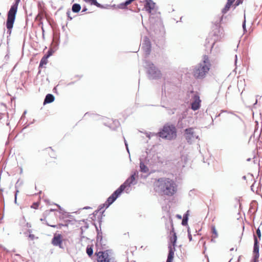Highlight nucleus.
Returning <instances> with one entry per match:
<instances>
[{"mask_svg": "<svg viewBox=\"0 0 262 262\" xmlns=\"http://www.w3.org/2000/svg\"><path fill=\"white\" fill-rule=\"evenodd\" d=\"M150 135H154V134H152V133H146V136H147V137H148L149 138H150Z\"/></svg>", "mask_w": 262, "mask_h": 262, "instance_id": "e433bc0d", "label": "nucleus"}, {"mask_svg": "<svg viewBox=\"0 0 262 262\" xmlns=\"http://www.w3.org/2000/svg\"><path fill=\"white\" fill-rule=\"evenodd\" d=\"M256 234H257L258 237H259V238H260V237H261V232H260V230L259 228H258L256 230Z\"/></svg>", "mask_w": 262, "mask_h": 262, "instance_id": "7c9ffc66", "label": "nucleus"}, {"mask_svg": "<svg viewBox=\"0 0 262 262\" xmlns=\"http://www.w3.org/2000/svg\"><path fill=\"white\" fill-rule=\"evenodd\" d=\"M236 60H237V55H235V62H236Z\"/></svg>", "mask_w": 262, "mask_h": 262, "instance_id": "09e8293b", "label": "nucleus"}, {"mask_svg": "<svg viewBox=\"0 0 262 262\" xmlns=\"http://www.w3.org/2000/svg\"><path fill=\"white\" fill-rule=\"evenodd\" d=\"M150 42L148 38L145 37L142 43V49L144 51L146 56H148L150 54Z\"/></svg>", "mask_w": 262, "mask_h": 262, "instance_id": "9b49d317", "label": "nucleus"}, {"mask_svg": "<svg viewBox=\"0 0 262 262\" xmlns=\"http://www.w3.org/2000/svg\"><path fill=\"white\" fill-rule=\"evenodd\" d=\"M258 260H257V259H255V258H254V260L253 262H257Z\"/></svg>", "mask_w": 262, "mask_h": 262, "instance_id": "79ce46f5", "label": "nucleus"}, {"mask_svg": "<svg viewBox=\"0 0 262 262\" xmlns=\"http://www.w3.org/2000/svg\"><path fill=\"white\" fill-rule=\"evenodd\" d=\"M97 256V260L100 262H114L113 254L111 250H106L104 251H99L96 253Z\"/></svg>", "mask_w": 262, "mask_h": 262, "instance_id": "39448f33", "label": "nucleus"}, {"mask_svg": "<svg viewBox=\"0 0 262 262\" xmlns=\"http://www.w3.org/2000/svg\"><path fill=\"white\" fill-rule=\"evenodd\" d=\"M145 4L144 8L149 13H151L152 11L155 9L156 4L151 0H144Z\"/></svg>", "mask_w": 262, "mask_h": 262, "instance_id": "ddd939ff", "label": "nucleus"}, {"mask_svg": "<svg viewBox=\"0 0 262 262\" xmlns=\"http://www.w3.org/2000/svg\"><path fill=\"white\" fill-rule=\"evenodd\" d=\"M11 106L12 107H15L16 104H15V97H13L11 98Z\"/></svg>", "mask_w": 262, "mask_h": 262, "instance_id": "cd10ccee", "label": "nucleus"}, {"mask_svg": "<svg viewBox=\"0 0 262 262\" xmlns=\"http://www.w3.org/2000/svg\"><path fill=\"white\" fill-rule=\"evenodd\" d=\"M16 137V135H14V134H10L9 135L7 141L6 143V145L8 146L9 145H10L11 146L13 143L14 139Z\"/></svg>", "mask_w": 262, "mask_h": 262, "instance_id": "f3484780", "label": "nucleus"}, {"mask_svg": "<svg viewBox=\"0 0 262 262\" xmlns=\"http://www.w3.org/2000/svg\"><path fill=\"white\" fill-rule=\"evenodd\" d=\"M239 4V1L238 0V1L236 2V4H235V5H236V6H238Z\"/></svg>", "mask_w": 262, "mask_h": 262, "instance_id": "58836bf2", "label": "nucleus"}, {"mask_svg": "<svg viewBox=\"0 0 262 262\" xmlns=\"http://www.w3.org/2000/svg\"><path fill=\"white\" fill-rule=\"evenodd\" d=\"M55 209H51L50 211H55Z\"/></svg>", "mask_w": 262, "mask_h": 262, "instance_id": "a18cd8bd", "label": "nucleus"}, {"mask_svg": "<svg viewBox=\"0 0 262 262\" xmlns=\"http://www.w3.org/2000/svg\"><path fill=\"white\" fill-rule=\"evenodd\" d=\"M81 9V6L78 4H74L72 6V10L73 12L77 13Z\"/></svg>", "mask_w": 262, "mask_h": 262, "instance_id": "4be33fe9", "label": "nucleus"}, {"mask_svg": "<svg viewBox=\"0 0 262 262\" xmlns=\"http://www.w3.org/2000/svg\"><path fill=\"white\" fill-rule=\"evenodd\" d=\"M243 28L244 31L246 30V20L245 19L243 23Z\"/></svg>", "mask_w": 262, "mask_h": 262, "instance_id": "f704fd0d", "label": "nucleus"}, {"mask_svg": "<svg viewBox=\"0 0 262 262\" xmlns=\"http://www.w3.org/2000/svg\"><path fill=\"white\" fill-rule=\"evenodd\" d=\"M70 11H68V12H67V15L68 16V17H69V15H70Z\"/></svg>", "mask_w": 262, "mask_h": 262, "instance_id": "a19ab883", "label": "nucleus"}, {"mask_svg": "<svg viewBox=\"0 0 262 262\" xmlns=\"http://www.w3.org/2000/svg\"><path fill=\"white\" fill-rule=\"evenodd\" d=\"M16 14V0H14L13 5L11 6L9 11L8 12V17L6 21V27L8 29L7 33H9V34L11 33V30L13 27Z\"/></svg>", "mask_w": 262, "mask_h": 262, "instance_id": "7ed1b4c3", "label": "nucleus"}, {"mask_svg": "<svg viewBox=\"0 0 262 262\" xmlns=\"http://www.w3.org/2000/svg\"><path fill=\"white\" fill-rule=\"evenodd\" d=\"M86 251L87 254L89 256H92L93 253V248H92V247H89V246L87 247Z\"/></svg>", "mask_w": 262, "mask_h": 262, "instance_id": "bb28decb", "label": "nucleus"}, {"mask_svg": "<svg viewBox=\"0 0 262 262\" xmlns=\"http://www.w3.org/2000/svg\"><path fill=\"white\" fill-rule=\"evenodd\" d=\"M19 2V0H17V4H18Z\"/></svg>", "mask_w": 262, "mask_h": 262, "instance_id": "603ef678", "label": "nucleus"}, {"mask_svg": "<svg viewBox=\"0 0 262 262\" xmlns=\"http://www.w3.org/2000/svg\"><path fill=\"white\" fill-rule=\"evenodd\" d=\"M124 143H125V146H126V149L127 150V151L129 152V150H128V145H127V144L126 143V140L124 139Z\"/></svg>", "mask_w": 262, "mask_h": 262, "instance_id": "c9c22d12", "label": "nucleus"}, {"mask_svg": "<svg viewBox=\"0 0 262 262\" xmlns=\"http://www.w3.org/2000/svg\"><path fill=\"white\" fill-rule=\"evenodd\" d=\"M254 247H253V253L255 254V258L258 259L259 256V245L258 242L257 237L254 235Z\"/></svg>", "mask_w": 262, "mask_h": 262, "instance_id": "2eb2a0df", "label": "nucleus"}, {"mask_svg": "<svg viewBox=\"0 0 262 262\" xmlns=\"http://www.w3.org/2000/svg\"><path fill=\"white\" fill-rule=\"evenodd\" d=\"M168 249L169 252L167 258L172 259L174 256V253L176 250L175 247H172L171 245L169 244L168 246Z\"/></svg>", "mask_w": 262, "mask_h": 262, "instance_id": "a211bd4d", "label": "nucleus"}, {"mask_svg": "<svg viewBox=\"0 0 262 262\" xmlns=\"http://www.w3.org/2000/svg\"><path fill=\"white\" fill-rule=\"evenodd\" d=\"M201 100L198 95H194L192 97V102L191 104V108L193 111L198 110L200 107Z\"/></svg>", "mask_w": 262, "mask_h": 262, "instance_id": "f8f14e48", "label": "nucleus"}, {"mask_svg": "<svg viewBox=\"0 0 262 262\" xmlns=\"http://www.w3.org/2000/svg\"><path fill=\"white\" fill-rule=\"evenodd\" d=\"M52 54V50H49L47 54L45 56H47V57L49 58L50 56H51Z\"/></svg>", "mask_w": 262, "mask_h": 262, "instance_id": "2f4dec72", "label": "nucleus"}, {"mask_svg": "<svg viewBox=\"0 0 262 262\" xmlns=\"http://www.w3.org/2000/svg\"><path fill=\"white\" fill-rule=\"evenodd\" d=\"M50 226L52 227H55L56 226L55 225H50Z\"/></svg>", "mask_w": 262, "mask_h": 262, "instance_id": "8fccbe9b", "label": "nucleus"}, {"mask_svg": "<svg viewBox=\"0 0 262 262\" xmlns=\"http://www.w3.org/2000/svg\"><path fill=\"white\" fill-rule=\"evenodd\" d=\"M159 136L167 140H172L177 136L176 127L172 125H165L162 130L158 133Z\"/></svg>", "mask_w": 262, "mask_h": 262, "instance_id": "20e7f679", "label": "nucleus"}, {"mask_svg": "<svg viewBox=\"0 0 262 262\" xmlns=\"http://www.w3.org/2000/svg\"><path fill=\"white\" fill-rule=\"evenodd\" d=\"M188 238L190 241H192V236L191 234L189 232V229H188Z\"/></svg>", "mask_w": 262, "mask_h": 262, "instance_id": "72a5a7b5", "label": "nucleus"}, {"mask_svg": "<svg viewBox=\"0 0 262 262\" xmlns=\"http://www.w3.org/2000/svg\"><path fill=\"white\" fill-rule=\"evenodd\" d=\"M54 96L52 94H48L45 97L43 101V104L51 103L54 101Z\"/></svg>", "mask_w": 262, "mask_h": 262, "instance_id": "dca6fc26", "label": "nucleus"}, {"mask_svg": "<svg viewBox=\"0 0 262 262\" xmlns=\"http://www.w3.org/2000/svg\"><path fill=\"white\" fill-rule=\"evenodd\" d=\"M38 205H39V203H34L33 204V205H32V208H33L34 209H36L38 208Z\"/></svg>", "mask_w": 262, "mask_h": 262, "instance_id": "c756f323", "label": "nucleus"}, {"mask_svg": "<svg viewBox=\"0 0 262 262\" xmlns=\"http://www.w3.org/2000/svg\"><path fill=\"white\" fill-rule=\"evenodd\" d=\"M155 190L161 195H173L177 191V186L172 180L166 178H159L155 184Z\"/></svg>", "mask_w": 262, "mask_h": 262, "instance_id": "f257e3e1", "label": "nucleus"}, {"mask_svg": "<svg viewBox=\"0 0 262 262\" xmlns=\"http://www.w3.org/2000/svg\"><path fill=\"white\" fill-rule=\"evenodd\" d=\"M172 259L167 258L166 262H172Z\"/></svg>", "mask_w": 262, "mask_h": 262, "instance_id": "4c0bfd02", "label": "nucleus"}, {"mask_svg": "<svg viewBox=\"0 0 262 262\" xmlns=\"http://www.w3.org/2000/svg\"><path fill=\"white\" fill-rule=\"evenodd\" d=\"M185 135L186 140L190 143L199 139V135H197L194 131V129L192 127L186 128L185 130Z\"/></svg>", "mask_w": 262, "mask_h": 262, "instance_id": "6e6552de", "label": "nucleus"}, {"mask_svg": "<svg viewBox=\"0 0 262 262\" xmlns=\"http://www.w3.org/2000/svg\"><path fill=\"white\" fill-rule=\"evenodd\" d=\"M14 187H15V188L16 189V183L15 184V185H14Z\"/></svg>", "mask_w": 262, "mask_h": 262, "instance_id": "3c124183", "label": "nucleus"}, {"mask_svg": "<svg viewBox=\"0 0 262 262\" xmlns=\"http://www.w3.org/2000/svg\"><path fill=\"white\" fill-rule=\"evenodd\" d=\"M188 222V214L187 213L185 214L183 216V219L182 221V224L183 226H185L187 224Z\"/></svg>", "mask_w": 262, "mask_h": 262, "instance_id": "393cba45", "label": "nucleus"}, {"mask_svg": "<svg viewBox=\"0 0 262 262\" xmlns=\"http://www.w3.org/2000/svg\"><path fill=\"white\" fill-rule=\"evenodd\" d=\"M22 172H23V169L21 168H20V173H21Z\"/></svg>", "mask_w": 262, "mask_h": 262, "instance_id": "c03bdc74", "label": "nucleus"}, {"mask_svg": "<svg viewBox=\"0 0 262 262\" xmlns=\"http://www.w3.org/2000/svg\"><path fill=\"white\" fill-rule=\"evenodd\" d=\"M145 67L147 69L148 76L151 79H158L161 77V73L152 63L149 61L145 62Z\"/></svg>", "mask_w": 262, "mask_h": 262, "instance_id": "423d86ee", "label": "nucleus"}, {"mask_svg": "<svg viewBox=\"0 0 262 262\" xmlns=\"http://www.w3.org/2000/svg\"><path fill=\"white\" fill-rule=\"evenodd\" d=\"M121 188H122L119 187L110 196L107 198L106 202L104 204V205L106 206V208L108 207L109 206L111 205L121 194V193L123 192L121 190Z\"/></svg>", "mask_w": 262, "mask_h": 262, "instance_id": "1a4fd4ad", "label": "nucleus"}, {"mask_svg": "<svg viewBox=\"0 0 262 262\" xmlns=\"http://www.w3.org/2000/svg\"><path fill=\"white\" fill-rule=\"evenodd\" d=\"M210 63L207 55L203 56V60L196 66L194 70V76L197 78H204L210 69Z\"/></svg>", "mask_w": 262, "mask_h": 262, "instance_id": "f03ea898", "label": "nucleus"}, {"mask_svg": "<svg viewBox=\"0 0 262 262\" xmlns=\"http://www.w3.org/2000/svg\"><path fill=\"white\" fill-rule=\"evenodd\" d=\"M26 111H25V112H24V113L23 115L21 116V120L22 119L23 117L25 116V115L26 114Z\"/></svg>", "mask_w": 262, "mask_h": 262, "instance_id": "ea45409f", "label": "nucleus"}, {"mask_svg": "<svg viewBox=\"0 0 262 262\" xmlns=\"http://www.w3.org/2000/svg\"><path fill=\"white\" fill-rule=\"evenodd\" d=\"M14 202L15 204H16V200H17V199H16V189L15 190V191L14 192Z\"/></svg>", "mask_w": 262, "mask_h": 262, "instance_id": "473e14b6", "label": "nucleus"}, {"mask_svg": "<svg viewBox=\"0 0 262 262\" xmlns=\"http://www.w3.org/2000/svg\"><path fill=\"white\" fill-rule=\"evenodd\" d=\"M10 154H12V156L15 155V149L14 146L13 147H11V149L10 150Z\"/></svg>", "mask_w": 262, "mask_h": 262, "instance_id": "c85d7f7f", "label": "nucleus"}, {"mask_svg": "<svg viewBox=\"0 0 262 262\" xmlns=\"http://www.w3.org/2000/svg\"><path fill=\"white\" fill-rule=\"evenodd\" d=\"M86 10V9L84 8V9H83L82 12L85 11Z\"/></svg>", "mask_w": 262, "mask_h": 262, "instance_id": "de8ad7c7", "label": "nucleus"}, {"mask_svg": "<svg viewBox=\"0 0 262 262\" xmlns=\"http://www.w3.org/2000/svg\"><path fill=\"white\" fill-rule=\"evenodd\" d=\"M16 67V64H15L14 66L13 70Z\"/></svg>", "mask_w": 262, "mask_h": 262, "instance_id": "49530a36", "label": "nucleus"}, {"mask_svg": "<svg viewBox=\"0 0 262 262\" xmlns=\"http://www.w3.org/2000/svg\"><path fill=\"white\" fill-rule=\"evenodd\" d=\"M212 231L213 234H214L213 236H212V238H215L217 237L218 234L217 231L216 230L215 226H212L211 227ZM212 241H213V239H211Z\"/></svg>", "mask_w": 262, "mask_h": 262, "instance_id": "a878e982", "label": "nucleus"}, {"mask_svg": "<svg viewBox=\"0 0 262 262\" xmlns=\"http://www.w3.org/2000/svg\"><path fill=\"white\" fill-rule=\"evenodd\" d=\"M52 244L55 246H58L61 249H63L62 245V236L61 234H55L52 240Z\"/></svg>", "mask_w": 262, "mask_h": 262, "instance_id": "9d476101", "label": "nucleus"}, {"mask_svg": "<svg viewBox=\"0 0 262 262\" xmlns=\"http://www.w3.org/2000/svg\"><path fill=\"white\" fill-rule=\"evenodd\" d=\"M26 227H27V232L29 233V234L28 235L29 238L31 240H33L35 238V235L34 234H32L30 233L31 232V230L30 229V228L31 227V225L30 224L27 223H26Z\"/></svg>", "mask_w": 262, "mask_h": 262, "instance_id": "412c9836", "label": "nucleus"}, {"mask_svg": "<svg viewBox=\"0 0 262 262\" xmlns=\"http://www.w3.org/2000/svg\"><path fill=\"white\" fill-rule=\"evenodd\" d=\"M140 171L144 173H147L149 171L148 168L144 164L143 162L140 160Z\"/></svg>", "mask_w": 262, "mask_h": 262, "instance_id": "aec40b11", "label": "nucleus"}, {"mask_svg": "<svg viewBox=\"0 0 262 262\" xmlns=\"http://www.w3.org/2000/svg\"><path fill=\"white\" fill-rule=\"evenodd\" d=\"M235 0H228V2L225 5V7L222 10L223 13H226L229 10L231 6L234 2Z\"/></svg>", "mask_w": 262, "mask_h": 262, "instance_id": "6ab92c4d", "label": "nucleus"}, {"mask_svg": "<svg viewBox=\"0 0 262 262\" xmlns=\"http://www.w3.org/2000/svg\"><path fill=\"white\" fill-rule=\"evenodd\" d=\"M48 57L46 56L45 55L41 58L40 63H39V67H41L44 64H46L48 62Z\"/></svg>", "mask_w": 262, "mask_h": 262, "instance_id": "b1692460", "label": "nucleus"}, {"mask_svg": "<svg viewBox=\"0 0 262 262\" xmlns=\"http://www.w3.org/2000/svg\"><path fill=\"white\" fill-rule=\"evenodd\" d=\"M170 226L171 227V230L170 232V234L172 235V236L170 238V241L172 244V245H171L172 247H175L176 242L177 240V237L176 235V233L174 232V228L173 227V224H172V220L170 221Z\"/></svg>", "mask_w": 262, "mask_h": 262, "instance_id": "4468645a", "label": "nucleus"}, {"mask_svg": "<svg viewBox=\"0 0 262 262\" xmlns=\"http://www.w3.org/2000/svg\"><path fill=\"white\" fill-rule=\"evenodd\" d=\"M85 2L91 3V5L96 6L98 7H101V6L99 4L96 0H84Z\"/></svg>", "mask_w": 262, "mask_h": 262, "instance_id": "5701e85b", "label": "nucleus"}, {"mask_svg": "<svg viewBox=\"0 0 262 262\" xmlns=\"http://www.w3.org/2000/svg\"><path fill=\"white\" fill-rule=\"evenodd\" d=\"M138 171H134L132 175L129 177L123 184H122L119 188H122L121 190L123 191L127 187H130L131 185H135L137 183V178L138 176Z\"/></svg>", "mask_w": 262, "mask_h": 262, "instance_id": "0eeeda50", "label": "nucleus"}, {"mask_svg": "<svg viewBox=\"0 0 262 262\" xmlns=\"http://www.w3.org/2000/svg\"><path fill=\"white\" fill-rule=\"evenodd\" d=\"M60 209H61V207L59 205H57V204H55Z\"/></svg>", "mask_w": 262, "mask_h": 262, "instance_id": "37998d69", "label": "nucleus"}]
</instances>
